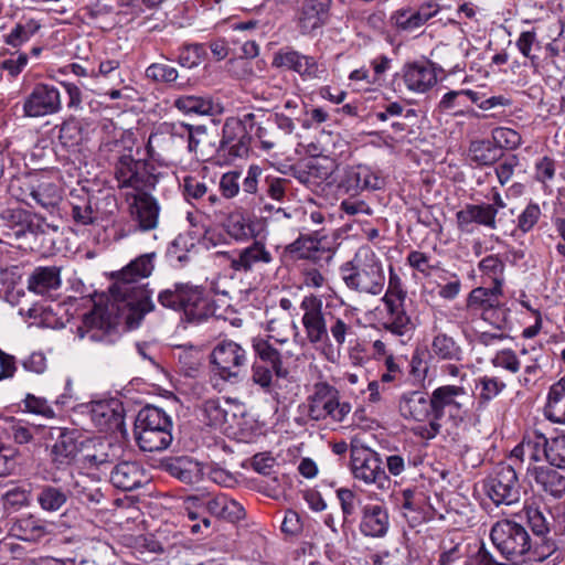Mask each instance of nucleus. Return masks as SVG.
Listing matches in <instances>:
<instances>
[{
	"label": "nucleus",
	"instance_id": "nucleus-1",
	"mask_svg": "<svg viewBox=\"0 0 565 565\" xmlns=\"http://www.w3.org/2000/svg\"><path fill=\"white\" fill-rule=\"evenodd\" d=\"M154 258L156 253H147L131 260L118 273L109 288L130 329L139 327L145 316L154 310L152 290L148 289V284L140 282L153 271Z\"/></svg>",
	"mask_w": 565,
	"mask_h": 565
},
{
	"label": "nucleus",
	"instance_id": "nucleus-2",
	"mask_svg": "<svg viewBox=\"0 0 565 565\" xmlns=\"http://www.w3.org/2000/svg\"><path fill=\"white\" fill-rule=\"evenodd\" d=\"M490 537L499 553L513 565L543 562L552 556V544L533 541L520 523L503 519L493 524Z\"/></svg>",
	"mask_w": 565,
	"mask_h": 565
},
{
	"label": "nucleus",
	"instance_id": "nucleus-3",
	"mask_svg": "<svg viewBox=\"0 0 565 565\" xmlns=\"http://www.w3.org/2000/svg\"><path fill=\"white\" fill-rule=\"evenodd\" d=\"M433 417L428 425H416L413 433L424 439H433L439 433L440 418L446 414L454 419L462 420L469 413L472 404V395L459 385L439 386L431 393Z\"/></svg>",
	"mask_w": 565,
	"mask_h": 565
},
{
	"label": "nucleus",
	"instance_id": "nucleus-4",
	"mask_svg": "<svg viewBox=\"0 0 565 565\" xmlns=\"http://www.w3.org/2000/svg\"><path fill=\"white\" fill-rule=\"evenodd\" d=\"M171 429L170 416L159 407L147 405L137 414L134 435L142 451H161L172 443Z\"/></svg>",
	"mask_w": 565,
	"mask_h": 565
},
{
	"label": "nucleus",
	"instance_id": "nucleus-5",
	"mask_svg": "<svg viewBox=\"0 0 565 565\" xmlns=\"http://www.w3.org/2000/svg\"><path fill=\"white\" fill-rule=\"evenodd\" d=\"M157 299L163 308L182 311L189 319L201 320L212 313L204 289L191 282H174L160 290Z\"/></svg>",
	"mask_w": 565,
	"mask_h": 565
},
{
	"label": "nucleus",
	"instance_id": "nucleus-6",
	"mask_svg": "<svg viewBox=\"0 0 565 565\" xmlns=\"http://www.w3.org/2000/svg\"><path fill=\"white\" fill-rule=\"evenodd\" d=\"M212 373L224 382L238 383L248 365L247 350L231 339L218 341L210 355Z\"/></svg>",
	"mask_w": 565,
	"mask_h": 565
},
{
	"label": "nucleus",
	"instance_id": "nucleus-7",
	"mask_svg": "<svg viewBox=\"0 0 565 565\" xmlns=\"http://www.w3.org/2000/svg\"><path fill=\"white\" fill-rule=\"evenodd\" d=\"M185 122H161L149 136L146 146L149 158L164 161L175 157L185 145Z\"/></svg>",
	"mask_w": 565,
	"mask_h": 565
},
{
	"label": "nucleus",
	"instance_id": "nucleus-8",
	"mask_svg": "<svg viewBox=\"0 0 565 565\" xmlns=\"http://www.w3.org/2000/svg\"><path fill=\"white\" fill-rule=\"evenodd\" d=\"M114 174L119 189H131L134 193L150 191L157 184V177L149 171L147 162L131 154H122L117 159Z\"/></svg>",
	"mask_w": 565,
	"mask_h": 565
},
{
	"label": "nucleus",
	"instance_id": "nucleus-9",
	"mask_svg": "<svg viewBox=\"0 0 565 565\" xmlns=\"http://www.w3.org/2000/svg\"><path fill=\"white\" fill-rule=\"evenodd\" d=\"M351 411L349 403L339 402V392L324 382L316 383L309 397V416L315 420L331 417L341 422Z\"/></svg>",
	"mask_w": 565,
	"mask_h": 565
},
{
	"label": "nucleus",
	"instance_id": "nucleus-10",
	"mask_svg": "<svg viewBox=\"0 0 565 565\" xmlns=\"http://www.w3.org/2000/svg\"><path fill=\"white\" fill-rule=\"evenodd\" d=\"M254 113H247L242 118H226L222 139L218 142L220 151L227 152L232 158H243L249 151L248 132L253 131Z\"/></svg>",
	"mask_w": 565,
	"mask_h": 565
},
{
	"label": "nucleus",
	"instance_id": "nucleus-11",
	"mask_svg": "<svg viewBox=\"0 0 565 565\" xmlns=\"http://www.w3.org/2000/svg\"><path fill=\"white\" fill-rule=\"evenodd\" d=\"M404 299L405 292L401 288L398 279L391 277L388 289L382 298L387 312L384 327L396 335H404L412 330L411 318L403 307Z\"/></svg>",
	"mask_w": 565,
	"mask_h": 565
},
{
	"label": "nucleus",
	"instance_id": "nucleus-12",
	"mask_svg": "<svg viewBox=\"0 0 565 565\" xmlns=\"http://www.w3.org/2000/svg\"><path fill=\"white\" fill-rule=\"evenodd\" d=\"M487 494L497 504L510 505L520 499V483L515 470L509 465L499 466L488 479Z\"/></svg>",
	"mask_w": 565,
	"mask_h": 565
},
{
	"label": "nucleus",
	"instance_id": "nucleus-13",
	"mask_svg": "<svg viewBox=\"0 0 565 565\" xmlns=\"http://www.w3.org/2000/svg\"><path fill=\"white\" fill-rule=\"evenodd\" d=\"M77 334L82 339L87 338L92 342L104 344H113L119 338L117 327L109 318L104 317L100 309H94L83 317Z\"/></svg>",
	"mask_w": 565,
	"mask_h": 565
},
{
	"label": "nucleus",
	"instance_id": "nucleus-14",
	"mask_svg": "<svg viewBox=\"0 0 565 565\" xmlns=\"http://www.w3.org/2000/svg\"><path fill=\"white\" fill-rule=\"evenodd\" d=\"M129 213L140 231L157 228L159 224L160 205L149 191L127 194Z\"/></svg>",
	"mask_w": 565,
	"mask_h": 565
},
{
	"label": "nucleus",
	"instance_id": "nucleus-15",
	"mask_svg": "<svg viewBox=\"0 0 565 565\" xmlns=\"http://www.w3.org/2000/svg\"><path fill=\"white\" fill-rule=\"evenodd\" d=\"M61 107L60 90L53 85L38 84L25 98L23 111L28 117H42L60 111Z\"/></svg>",
	"mask_w": 565,
	"mask_h": 565
},
{
	"label": "nucleus",
	"instance_id": "nucleus-16",
	"mask_svg": "<svg viewBox=\"0 0 565 565\" xmlns=\"http://www.w3.org/2000/svg\"><path fill=\"white\" fill-rule=\"evenodd\" d=\"M89 415L100 431H121L125 427L124 405L117 398L92 402Z\"/></svg>",
	"mask_w": 565,
	"mask_h": 565
},
{
	"label": "nucleus",
	"instance_id": "nucleus-17",
	"mask_svg": "<svg viewBox=\"0 0 565 565\" xmlns=\"http://www.w3.org/2000/svg\"><path fill=\"white\" fill-rule=\"evenodd\" d=\"M51 437L55 438L50 449L51 462L57 469L71 466L81 450L77 431L67 428H52Z\"/></svg>",
	"mask_w": 565,
	"mask_h": 565
},
{
	"label": "nucleus",
	"instance_id": "nucleus-18",
	"mask_svg": "<svg viewBox=\"0 0 565 565\" xmlns=\"http://www.w3.org/2000/svg\"><path fill=\"white\" fill-rule=\"evenodd\" d=\"M273 66L298 73L302 78H317L323 70L313 56L301 54L292 47H281L273 57Z\"/></svg>",
	"mask_w": 565,
	"mask_h": 565
},
{
	"label": "nucleus",
	"instance_id": "nucleus-19",
	"mask_svg": "<svg viewBox=\"0 0 565 565\" xmlns=\"http://www.w3.org/2000/svg\"><path fill=\"white\" fill-rule=\"evenodd\" d=\"M264 169L257 164H250L246 175L241 180V202L247 205L259 203L260 212H275L289 217V214L282 207H276L274 204L265 202V196L259 194V182L264 179Z\"/></svg>",
	"mask_w": 565,
	"mask_h": 565
},
{
	"label": "nucleus",
	"instance_id": "nucleus-20",
	"mask_svg": "<svg viewBox=\"0 0 565 565\" xmlns=\"http://www.w3.org/2000/svg\"><path fill=\"white\" fill-rule=\"evenodd\" d=\"M300 309L303 311L302 326L307 338L311 343H318L327 339L328 330L322 313V301L318 297L310 295L303 297Z\"/></svg>",
	"mask_w": 565,
	"mask_h": 565
},
{
	"label": "nucleus",
	"instance_id": "nucleus-21",
	"mask_svg": "<svg viewBox=\"0 0 565 565\" xmlns=\"http://www.w3.org/2000/svg\"><path fill=\"white\" fill-rule=\"evenodd\" d=\"M228 259L233 270L248 273L259 266L271 264L274 257L263 242L254 241L250 245L228 255Z\"/></svg>",
	"mask_w": 565,
	"mask_h": 565
},
{
	"label": "nucleus",
	"instance_id": "nucleus-22",
	"mask_svg": "<svg viewBox=\"0 0 565 565\" xmlns=\"http://www.w3.org/2000/svg\"><path fill=\"white\" fill-rule=\"evenodd\" d=\"M402 76L407 89L415 93H425L437 83L436 70L429 61L406 64Z\"/></svg>",
	"mask_w": 565,
	"mask_h": 565
},
{
	"label": "nucleus",
	"instance_id": "nucleus-23",
	"mask_svg": "<svg viewBox=\"0 0 565 565\" xmlns=\"http://www.w3.org/2000/svg\"><path fill=\"white\" fill-rule=\"evenodd\" d=\"M114 487L124 490H135L148 481L143 467L137 461H121L110 472Z\"/></svg>",
	"mask_w": 565,
	"mask_h": 565
},
{
	"label": "nucleus",
	"instance_id": "nucleus-24",
	"mask_svg": "<svg viewBox=\"0 0 565 565\" xmlns=\"http://www.w3.org/2000/svg\"><path fill=\"white\" fill-rule=\"evenodd\" d=\"M285 255L292 260L309 259L313 263L332 258L329 249L321 246V242L312 236L301 235L295 242L287 245L284 250Z\"/></svg>",
	"mask_w": 565,
	"mask_h": 565
},
{
	"label": "nucleus",
	"instance_id": "nucleus-25",
	"mask_svg": "<svg viewBox=\"0 0 565 565\" xmlns=\"http://www.w3.org/2000/svg\"><path fill=\"white\" fill-rule=\"evenodd\" d=\"M185 145L190 153L200 156L203 159H207L220 151L216 145V136L209 132L207 128L203 125L193 126L186 124Z\"/></svg>",
	"mask_w": 565,
	"mask_h": 565
},
{
	"label": "nucleus",
	"instance_id": "nucleus-26",
	"mask_svg": "<svg viewBox=\"0 0 565 565\" xmlns=\"http://www.w3.org/2000/svg\"><path fill=\"white\" fill-rule=\"evenodd\" d=\"M529 475L533 478L541 492L554 500L565 495V475L548 467L534 466L529 468Z\"/></svg>",
	"mask_w": 565,
	"mask_h": 565
},
{
	"label": "nucleus",
	"instance_id": "nucleus-27",
	"mask_svg": "<svg viewBox=\"0 0 565 565\" xmlns=\"http://www.w3.org/2000/svg\"><path fill=\"white\" fill-rule=\"evenodd\" d=\"M330 0H305L298 12V26L301 34H310L321 28L327 18Z\"/></svg>",
	"mask_w": 565,
	"mask_h": 565
},
{
	"label": "nucleus",
	"instance_id": "nucleus-28",
	"mask_svg": "<svg viewBox=\"0 0 565 565\" xmlns=\"http://www.w3.org/2000/svg\"><path fill=\"white\" fill-rule=\"evenodd\" d=\"M437 12L438 6L429 2L420 6L418 9H399L394 12L392 20L397 29L406 32H413L435 17Z\"/></svg>",
	"mask_w": 565,
	"mask_h": 565
},
{
	"label": "nucleus",
	"instance_id": "nucleus-29",
	"mask_svg": "<svg viewBox=\"0 0 565 565\" xmlns=\"http://www.w3.org/2000/svg\"><path fill=\"white\" fill-rule=\"evenodd\" d=\"M497 209L491 204H468L456 214L458 227L462 231L471 223L494 230Z\"/></svg>",
	"mask_w": 565,
	"mask_h": 565
},
{
	"label": "nucleus",
	"instance_id": "nucleus-30",
	"mask_svg": "<svg viewBox=\"0 0 565 565\" xmlns=\"http://www.w3.org/2000/svg\"><path fill=\"white\" fill-rule=\"evenodd\" d=\"M164 470L183 483L193 484L201 481V463L188 456L174 457L163 463Z\"/></svg>",
	"mask_w": 565,
	"mask_h": 565
},
{
	"label": "nucleus",
	"instance_id": "nucleus-31",
	"mask_svg": "<svg viewBox=\"0 0 565 565\" xmlns=\"http://www.w3.org/2000/svg\"><path fill=\"white\" fill-rule=\"evenodd\" d=\"M205 509L211 515L228 522H237L245 516L243 505L225 493H217L207 498Z\"/></svg>",
	"mask_w": 565,
	"mask_h": 565
},
{
	"label": "nucleus",
	"instance_id": "nucleus-32",
	"mask_svg": "<svg viewBox=\"0 0 565 565\" xmlns=\"http://www.w3.org/2000/svg\"><path fill=\"white\" fill-rule=\"evenodd\" d=\"M399 412L403 417L413 419L418 425H425L424 422L433 417L431 398L427 399L418 392L405 395L399 402Z\"/></svg>",
	"mask_w": 565,
	"mask_h": 565
},
{
	"label": "nucleus",
	"instance_id": "nucleus-33",
	"mask_svg": "<svg viewBox=\"0 0 565 565\" xmlns=\"http://www.w3.org/2000/svg\"><path fill=\"white\" fill-rule=\"evenodd\" d=\"M381 473L380 461L375 451L355 439V479L372 483Z\"/></svg>",
	"mask_w": 565,
	"mask_h": 565
},
{
	"label": "nucleus",
	"instance_id": "nucleus-34",
	"mask_svg": "<svg viewBox=\"0 0 565 565\" xmlns=\"http://www.w3.org/2000/svg\"><path fill=\"white\" fill-rule=\"evenodd\" d=\"M387 529L388 515L381 504H367L363 508L360 530L364 535L380 537Z\"/></svg>",
	"mask_w": 565,
	"mask_h": 565
},
{
	"label": "nucleus",
	"instance_id": "nucleus-35",
	"mask_svg": "<svg viewBox=\"0 0 565 565\" xmlns=\"http://www.w3.org/2000/svg\"><path fill=\"white\" fill-rule=\"evenodd\" d=\"M61 285L58 267H36L28 278V289L38 295H45Z\"/></svg>",
	"mask_w": 565,
	"mask_h": 565
},
{
	"label": "nucleus",
	"instance_id": "nucleus-36",
	"mask_svg": "<svg viewBox=\"0 0 565 565\" xmlns=\"http://www.w3.org/2000/svg\"><path fill=\"white\" fill-rule=\"evenodd\" d=\"M383 284L382 267L372 254L371 262L355 273V287L361 291L376 295L381 291Z\"/></svg>",
	"mask_w": 565,
	"mask_h": 565
},
{
	"label": "nucleus",
	"instance_id": "nucleus-37",
	"mask_svg": "<svg viewBox=\"0 0 565 565\" xmlns=\"http://www.w3.org/2000/svg\"><path fill=\"white\" fill-rule=\"evenodd\" d=\"M173 106L185 115L210 116L217 111V105L210 96L182 95L174 99Z\"/></svg>",
	"mask_w": 565,
	"mask_h": 565
},
{
	"label": "nucleus",
	"instance_id": "nucleus-38",
	"mask_svg": "<svg viewBox=\"0 0 565 565\" xmlns=\"http://www.w3.org/2000/svg\"><path fill=\"white\" fill-rule=\"evenodd\" d=\"M61 200L60 189L49 178L39 173L29 206L51 209Z\"/></svg>",
	"mask_w": 565,
	"mask_h": 565
},
{
	"label": "nucleus",
	"instance_id": "nucleus-39",
	"mask_svg": "<svg viewBox=\"0 0 565 565\" xmlns=\"http://www.w3.org/2000/svg\"><path fill=\"white\" fill-rule=\"evenodd\" d=\"M266 329L270 333V338L279 344L287 343L290 337L296 343L303 342L297 323L286 315L268 320Z\"/></svg>",
	"mask_w": 565,
	"mask_h": 565
},
{
	"label": "nucleus",
	"instance_id": "nucleus-40",
	"mask_svg": "<svg viewBox=\"0 0 565 565\" xmlns=\"http://www.w3.org/2000/svg\"><path fill=\"white\" fill-rule=\"evenodd\" d=\"M255 138L259 141L262 149L269 151L276 147L280 135L275 128L268 114H254L253 131Z\"/></svg>",
	"mask_w": 565,
	"mask_h": 565
},
{
	"label": "nucleus",
	"instance_id": "nucleus-41",
	"mask_svg": "<svg viewBox=\"0 0 565 565\" xmlns=\"http://www.w3.org/2000/svg\"><path fill=\"white\" fill-rule=\"evenodd\" d=\"M524 513L527 523L533 532L532 540L540 542H548L552 544V555L557 551V545L554 540L548 537L550 522L543 514V512L533 505H525Z\"/></svg>",
	"mask_w": 565,
	"mask_h": 565
},
{
	"label": "nucleus",
	"instance_id": "nucleus-42",
	"mask_svg": "<svg viewBox=\"0 0 565 565\" xmlns=\"http://www.w3.org/2000/svg\"><path fill=\"white\" fill-rule=\"evenodd\" d=\"M545 415L554 423H565V375L551 386Z\"/></svg>",
	"mask_w": 565,
	"mask_h": 565
},
{
	"label": "nucleus",
	"instance_id": "nucleus-43",
	"mask_svg": "<svg viewBox=\"0 0 565 565\" xmlns=\"http://www.w3.org/2000/svg\"><path fill=\"white\" fill-rule=\"evenodd\" d=\"M253 349L258 359L256 361L271 366L277 377H284L287 374L282 366L280 352L268 340L254 339Z\"/></svg>",
	"mask_w": 565,
	"mask_h": 565
},
{
	"label": "nucleus",
	"instance_id": "nucleus-44",
	"mask_svg": "<svg viewBox=\"0 0 565 565\" xmlns=\"http://www.w3.org/2000/svg\"><path fill=\"white\" fill-rule=\"evenodd\" d=\"M546 438L543 435L534 434L525 437L513 450L512 455L522 461L536 462L542 454L545 456Z\"/></svg>",
	"mask_w": 565,
	"mask_h": 565
},
{
	"label": "nucleus",
	"instance_id": "nucleus-45",
	"mask_svg": "<svg viewBox=\"0 0 565 565\" xmlns=\"http://www.w3.org/2000/svg\"><path fill=\"white\" fill-rule=\"evenodd\" d=\"M501 295V287L493 286L492 288H475L468 297L467 307L471 310L487 311L498 306V297Z\"/></svg>",
	"mask_w": 565,
	"mask_h": 565
},
{
	"label": "nucleus",
	"instance_id": "nucleus-46",
	"mask_svg": "<svg viewBox=\"0 0 565 565\" xmlns=\"http://www.w3.org/2000/svg\"><path fill=\"white\" fill-rule=\"evenodd\" d=\"M67 498V492L63 488L45 484L40 488L36 501L42 510L55 512L66 503Z\"/></svg>",
	"mask_w": 565,
	"mask_h": 565
},
{
	"label": "nucleus",
	"instance_id": "nucleus-47",
	"mask_svg": "<svg viewBox=\"0 0 565 565\" xmlns=\"http://www.w3.org/2000/svg\"><path fill=\"white\" fill-rule=\"evenodd\" d=\"M40 29L41 23L38 20L25 19L17 23L10 33L4 35V43L12 47H19L28 42Z\"/></svg>",
	"mask_w": 565,
	"mask_h": 565
},
{
	"label": "nucleus",
	"instance_id": "nucleus-48",
	"mask_svg": "<svg viewBox=\"0 0 565 565\" xmlns=\"http://www.w3.org/2000/svg\"><path fill=\"white\" fill-rule=\"evenodd\" d=\"M38 177L39 173H28L13 178L9 184V192L11 196L29 205Z\"/></svg>",
	"mask_w": 565,
	"mask_h": 565
},
{
	"label": "nucleus",
	"instance_id": "nucleus-49",
	"mask_svg": "<svg viewBox=\"0 0 565 565\" xmlns=\"http://www.w3.org/2000/svg\"><path fill=\"white\" fill-rule=\"evenodd\" d=\"M431 352L441 360H459L461 349L451 337L440 332L433 339Z\"/></svg>",
	"mask_w": 565,
	"mask_h": 565
},
{
	"label": "nucleus",
	"instance_id": "nucleus-50",
	"mask_svg": "<svg viewBox=\"0 0 565 565\" xmlns=\"http://www.w3.org/2000/svg\"><path fill=\"white\" fill-rule=\"evenodd\" d=\"M501 156V151L492 145L491 141L477 140L471 142L469 148V157L478 164H491Z\"/></svg>",
	"mask_w": 565,
	"mask_h": 565
},
{
	"label": "nucleus",
	"instance_id": "nucleus-51",
	"mask_svg": "<svg viewBox=\"0 0 565 565\" xmlns=\"http://www.w3.org/2000/svg\"><path fill=\"white\" fill-rule=\"evenodd\" d=\"M519 362H521V369L523 367L524 383H527L531 376H535L541 369V360L543 358L542 348L531 345L530 348H523L519 352Z\"/></svg>",
	"mask_w": 565,
	"mask_h": 565
},
{
	"label": "nucleus",
	"instance_id": "nucleus-52",
	"mask_svg": "<svg viewBox=\"0 0 565 565\" xmlns=\"http://www.w3.org/2000/svg\"><path fill=\"white\" fill-rule=\"evenodd\" d=\"M265 196L282 203L286 199L288 189L291 185V181L286 178L266 174L263 179Z\"/></svg>",
	"mask_w": 565,
	"mask_h": 565
},
{
	"label": "nucleus",
	"instance_id": "nucleus-53",
	"mask_svg": "<svg viewBox=\"0 0 565 565\" xmlns=\"http://www.w3.org/2000/svg\"><path fill=\"white\" fill-rule=\"evenodd\" d=\"M71 215L73 221L79 225H90L97 220V213L93 209L92 200L88 196L78 198L71 203Z\"/></svg>",
	"mask_w": 565,
	"mask_h": 565
},
{
	"label": "nucleus",
	"instance_id": "nucleus-54",
	"mask_svg": "<svg viewBox=\"0 0 565 565\" xmlns=\"http://www.w3.org/2000/svg\"><path fill=\"white\" fill-rule=\"evenodd\" d=\"M227 234L236 241H245L255 236L253 224L243 215H231L226 223Z\"/></svg>",
	"mask_w": 565,
	"mask_h": 565
},
{
	"label": "nucleus",
	"instance_id": "nucleus-55",
	"mask_svg": "<svg viewBox=\"0 0 565 565\" xmlns=\"http://www.w3.org/2000/svg\"><path fill=\"white\" fill-rule=\"evenodd\" d=\"M182 186L185 200L192 204H194V202L200 204L209 193L206 183L193 175H185L182 181Z\"/></svg>",
	"mask_w": 565,
	"mask_h": 565
},
{
	"label": "nucleus",
	"instance_id": "nucleus-56",
	"mask_svg": "<svg viewBox=\"0 0 565 565\" xmlns=\"http://www.w3.org/2000/svg\"><path fill=\"white\" fill-rule=\"evenodd\" d=\"M545 458L550 465L565 468V435L546 439Z\"/></svg>",
	"mask_w": 565,
	"mask_h": 565
},
{
	"label": "nucleus",
	"instance_id": "nucleus-57",
	"mask_svg": "<svg viewBox=\"0 0 565 565\" xmlns=\"http://www.w3.org/2000/svg\"><path fill=\"white\" fill-rule=\"evenodd\" d=\"M17 529L21 532L20 537L23 541H36L46 534L45 526L32 515L21 518L17 522Z\"/></svg>",
	"mask_w": 565,
	"mask_h": 565
},
{
	"label": "nucleus",
	"instance_id": "nucleus-58",
	"mask_svg": "<svg viewBox=\"0 0 565 565\" xmlns=\"http://www.w3.org/2000/svg\"><path fill=\"white\" fill-rule=\"evenodd\" d=\"M24 411L44 418H54L55 412L46 398L28 393L22 401Z\"/></svg>",
	"mask_w": 565,
	"mask_h": 565
},
{
	"label": "nucleus",
	"instance_id": "nucleus-59",
	"mask_svg": "<svg viewBox=\"0 0 565 565\" xmlns=\"http://www.w3.org/2000/svg\"><path fill=\"white\" fill-rule=\"evenodd\" d=\"M274 369L269 365L255 361L252 365V382L259 386L265 393L273 391Z\"/></svg>",
	"mask_w": 565,
	"mask_h": 565
},
{
	"label": "nucleus",
	"instance_id": "nucleus-60",
	"mask_svg": "<svg viewBox=\"0 0 565 565\" xmlns=\"http://www.w3.org/2000/svg\"><path fill=\"white\" fill-rule=\"evenodd\" d=\"M241 171L233 170L222 174L218 183L220 192L226 200L241 194Z\"/></svg>",
	"mask_w": 565,
	"mask_h": 565
},
{
	"label": "nucleus",
	"instance_id": "nucleus-61",
	"mask_svg": "<svg viewBox=\"0 0 565 565\" xmlns=\"http://www.w3.org/2000/svg\"><path fill=\"white\" fill-rule=\"evenodd\" d=\"M178 71L163 63H152L146 68V77L156 83L170 84L177 81Z\"/></svg>",
	"mask_w": 565,
	"mask_h": 565
},
{
	"label": "nucleus",
	"instance_id": "nucleus-62",
	"mask_svg": "<svg viewBox=\"0 0 565 565\" xmlns=\"http://www.w3.org/2000/svg\"><path fill=\"white\" fill-rule=\"evenodd\" d=\"M494 147L501 149H514L521 143V136L513 129L498 127L492 130Z\"/></svg>",
	"mask_w": 565,
	"mask_h": 565
},
{
	"label": "nucleus",
	"instance_id": "nucleus-63",
	"mask_svg": "<svg viewBox=\"0 0 565 565\" xmlns=\"http://www.w3.org/2000/svg\"><path fill=\"white\" fill-rule=\"evenodd\" d=\"M479 268L492 279L494 286H502L504 264L498 256H487L479 263Z\"/></svg>",
	"mask_w": 565,
	"mask_h": 565
},
{
	"label": "nucleus",
	"instance_id": "nucleus-64",
	"mask_svg": "<svg viewBox=\"0 0 565 565\" xmlns=\"http://www.w3.org/2000/svg\"><path fill=\"white\" fill-rule=\"evenodd\" d=\"M491 362L494 367L503 369L512 374H516L521 370L518 353L510 349L498 351Z\"/></svg>",
	"mask_w": 565,
	"mask_h": 565
}]
</instances>
